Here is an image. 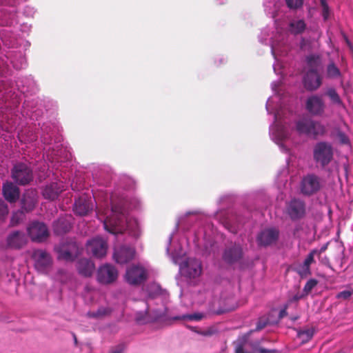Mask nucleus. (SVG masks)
I'll return each mask as SVG.
<instances>
[{
    "label": "nucleus",
    "instance_id": "obj_1",
    "mask_svg": "<svg viewBox=\"0 0 353 353\" xmlns=\"http://www.w3.org/2000/svg\"><path fill=\"white\" fill-rule=\"evenodd\" d=\"M334 157L333 147L325 141L318 142L313 149V159L315 163L324 168L329 165Z\"/></svg>",
    "mask_w": 353,
    "mask_h": 353
},
{
    "label": "nucleus",
    "instance_id": "obj_2",
    "mask_svg": "<svg viewBox=\"0 0 353 353\" xmlns=\"http://www.w3.org/2000/svg\"><path fill=\"white\" fill-rule=\"evenodd\" d=\"M11 178L19 185L30 184L34 179L33 170L24 163H15L10 170Z\"/></svg>",
    "mask_w": 353,
    "mask_h": 353
},
{
    "label": "nucleus",
    "instance_id": "obj_3",
    "mask_svg": "<svg viewBox=\"0 0 353 353\" xmlns=\"http://www.w3.org/2000/svg\"><path fill=\"white\" fill-rule=\"evenodd\" d=\"M322 186L321 179L314 173H310L302 177L299 191L305 196H311L319 192Z\"/></svg>",
    "mask_w": 353,
    "mask_h": 353
},
{
    "label": "nucleus",
    "instance_id": "obj_4",
    "mask_svg": "<svg viewBox=\"0 0 353 353\" xmlns=\"http://www.w3.org/2000/svg\"><path fill=\"white\" fill-rule=\"evenodd\" d=\"M285 214L293 221L303 219L306 215V203L299 198H292L285 204Z\"/></svg>",
    "mask_w": 353,
    "mask_h": 353
},
{
    "label": "nucleus",
    "instance_id": "obj_5",
    "mask_svg": "<svg viewBox=\"0 0 353 353\" xmlns=\"http://www.w3.org/2000/svg\"><path fill=\"white\" fill-rule=\"evenodd\" d=\"M86 249L89 254L94 257L101 259L107 254L108 243L101 237H94L86 243Z\"/></svg>",
    "mask_w": 353,
    "mask_h": 353
},
{
    "label": "nucleus",
    "instance_id": "obj_6",
    "mask_svg": "<svg viewBox=\"0 0 353 353\" xmlns=\"http://www.w3.org/2000/svg\"><path fill=\"white\" fill-rule=\"evenodd\" d=\"M28 233L32 241L43 242L49 236L46 225L42 222L34 221L28 228Z\"/></svg>",
    "mask_w": 353,
    "mask_h": 353
},
{
    "label": "nucleus",
    "instance_id": "obj_7",
    "mask_svg": "<svg viewBox=\"0 0 353 353\" xmlns=\"http://www.w3.org/2000/svg\"><path fill=\"white\" fill-rule=\"evenodd\" d=\"M125 279L130 285H138L147 280L148 273L143 267L133 265L127 270Z\"/></svg>",
    "mask_w": 353,
    "mask_h": 353
},
{
    "label": "nucleus",
    "instance_id": "obj_8",
    "mask_svg": "<svg viewBox=\"0 0 353 353\" xmlns=\"http://www.w3.org/2000/svg\"><path fill=\"white\" fill-rule=\"evenodd\" d=\"M118 277V271L111 264H104L97 270V279L101 284H110L114 282Z\"/></svg>",
    "mask_w": 353,
    "mask_h": 353
},
{
    "label": "nucleus",
    "instance_id": "obj_9",
    "mask_svg": "<svg viewBox=\"0 0 353 353\" xmlns=\"http://www.w3.org/2000/svg\"><path fill=\"white\" fill-rule=\"evenodd\" d=\"M305 109L312 116H322L325 110V104L321 97L313 94L305 101Z\"/></svg>",
    "mask_w": 353,
    "mask_h": 353
},
{
    "label": "nucleus",
    "instance_id": "obj_10",
    "mask_svg": "<svg viewBox=\"0 0 353 353\" xmlns=\"http://www.w3.org/2000/svg\"><path fill=\"white\" fill-rule=\"evenodd\" d=\"M35 268L41 272H46L52 265V258L44 250H34L32 255Z\"/></svg>",
    "mask_w": 353,
    "mask_h": 353
},
{
    "label": "nucleus",
    "instance_id": "obj_11",
    "mask_svg": "<svg viewBox=\"0 0 353 353\" xmlns=\"http://www.w3.org/2000/svg\"><path fill=\"white\" fill-rule=\"evenodd\" d=\"M323 84V76L321 72L306 71L303 77V85L306 90L314 92Z\"/></svg>",
    "mask_w": 353,
    "mask_h": 353
},
{
    "label": "nucleus",
    "instance_id": "obj_12",
    "mask_svg": "<svg viewBox=\"0 0 353 353\" xmlns=\"http://www.w3.org/2000/svg\"><path fill=\"white\" fill-rule=\"evenodd\" d=\"M6 243L8 248L20 250L27 244L28 237L23 232L14 231L8 236Z\"/></svg>",
    "mask_w": 353,
    "mask_h": 353
},
{
    "label": "nucleus",
    "instance_id": "obj_13",
    "mask_svg": "<svg viewBox=\"0 0 353 353\" xmlns=\"http://www.w3.org/2000/svg\"><path fill=\"white\" fill-rule=\"evenodd\" d=\"M134 255L135 250L133 248L122 245L115 250L113 257L117 263L124 264L132 260Z\"/></svg>",
    "mask_w": 353,
    "mask_h": 353
},
{
    "label": "nucleus",
    "instance_id": "obj_14",
    "mask_svg": "<svg viewBox=\"0 0 353 353\" xmlns=\"http://www.w3.org/2000/svg\"><path fill=\"white\" fill-rule=\"evenodd\" d=\"M2 193L5 199L10 203H16L20 196V190L11 181L3 183Z\"/></svg>",
    "mask_w": 353,
    "mask_h": 353
},
{
    "label": "nucleus",
    "instance_id": "obj_15",
    "mask_svg": "<svg viewBox=\"0 0 353 353\" xmlns=\"http://www.w3.org/2000/svg\"><path fill=\"white\" fill-rule=\"evenodd\" d=\"M242 248L239 245L236 244L226 248L223 254V259L229 264H233L238 262L242 259Z\"/></svg>",
    "mask_w": 353,
    "mask_h": 353
},
{
    "label": "nucleus",
    "instance_id": "obj_16",
    "mask_svg": "<svg viewBox=\"0 0 353 353\" xmlns=\"http://www.w3.org/2000/svg\"><path fill=\"white\" fill-rule=\"evenodd\" d=\"M279 234V230L275 228L264 230L257 237L258 243L263 246L270 245L277 241Z\"/></svg>",
    "mask_w": 353,
    "mask_h": 353
},
{
    "label": "nucleus",
    "instance_id": "obj_17",
    "mask_svg": "<svg viewBox=\"0 0 353 353\" xmlns=\"http://www.w3.org/2000/svg\"><path fill=\"white\" fill-rule=\"evenodd\" d=\"M307 71L321 72L324 67V61L321 55L319 54H310L305 57Z\"/></svg>",
    "mask_w": 353,
    "mask_h": 353
},
{
    "label": "nucleus",
    "instance_id": "obj_18",
    "mask_svg": "<svg viewBox=\"0 0 353 353\" xmlns=\"http://www.w3.org/2000/svg\"><path fill=\"white\" fill-rule=\"evenodd\" d=\"M93 209V205L90 199L85 196L79 197L74 204V212L79 216H85Z\"/></svg>",
    "mask_w": 353,
    "mask_h": 353
},
{
    "label": "nucleus",
    "instance_id": "obj_19",
    "mask_svg": "<svg viewBox=\"0 0 353 353\" xmlns=\"http://www.w3.org/2000/svg\"><path fill=\"white\" fill-rule=\"evenodd\" d=\"M63 190L64 188L61 183L53 182L43 188L42 194L45 199L53 201L59 196Z\"/></svg>",
    "mask_w": 353,
    "mask_h": 353
},
{
    "label": "nucleus",
    "instance_id": "obj_20",
    "mask_svg": "<svg viewBox=\"0 0 353 353\" xmlns=\"http://www.w3.org/2000/svg\"><path fill=\"white\" fill-rule=\"evenodd\" d=\"M183 271L190 278H196L201 274V263L196 259H190Z\"/></svg>",
    "mask_w": 353,
    "mask_h": 353
},
{
    "label": "nucleus",
    "instance_id": "obj_21",
    "mask_svg": "<svg viewBox=\"0 0 353 353\" xmlns=\"http://www.w3.org/2000/svg\"><path fill=\"white\" fill-rule=\"evenodd\" d=\"M21 208L26 212L33 210L37 203L36 192L34 190L27 191L23 195L21 201Z\"/></svg>",
    "mask_w": 353,
    "mask_h": 353
},
{
    "label": "nucleus",
    "instance_id": "obj_22",
    "mask_svg": "<svg viewBox=\"0 0 353 353\" xmlns=\"http://www.w3.org/2000/svg\"><path fill=\"white\" fill-rule=\"evenodd\" d=\"M94 268V263L87 259H81L78 262V271L84 276H90Z\"/></svg>",
    "mask_w": 353,
    "mask_h": 353
},
{
    "label": "nucleus",
    "instance_id": "obj_23",
    "mask_svg": "<svg viewBox=\"0 0 353 353\" xmlns=\"http://www.w3.org/2000/svg\"><path fill=\"white\" fill-rule=\"evenodd\" d=\"M71 229L70 221L64 218H60L53 223L54 232L57 235H61L68 232Z\"/></svg>",
    "mask_w": 353,
    "mask_h": 353
},
{
    "label": "nucleus",
    "instance_id": "obj_24",
    "mask_svg": "<svg viewBox=\"0 0 353 353\" xmlns=\"http://www.w3.org/2000/svg\"><path fill=\"white\" fill-rule=\"evenodd\" d=\"M122 220L121 216H114L112 217H107L103 221L104 228L110 233L117 232V228L121 224Z\"/></svg>",
    "mask_w": 353,
    "mask_h": 353
},
{
    "label": "nucleus",
    "instance_id": "obj_25",
    "mask_svg": "<svg viewBox=\"0 0 353 353\" xmlns=\"http://www.w3.org/2000/svg\"><path fill=\"white\" fill-rule=\"evenodd\" d=\"M312 119L304 118L296 123V129L299 134L310 136Z\"/></svg>",
    "mask_w": 353,
    "mask_h": 353
},
{
    "label": "nucleus",
    "instance_id": "obj_26",
    "mask_svg": "<svg viewBox=\"0 0 353 353\" xmlns=\"http://www.w3.org/2000/svg\"><path fill=\"white\" fill-rule=\"evenodd\" d=\"M306 29V23L303 19L292 20L289 23L288 30L294 35L302 34Z\"/></svg>",
    "mask_w": 353,
    "mask_h": 353
},
{
    "label": "nucleus",
    "instance_id": "obj_27",
    "mask_svg": "<svg viewBox=\"0 0 353 353\" xmlns=\"http://www.w3.org/2000/svg\"><path fill=\"white\" fill-rule=\"evenodd\" d=\"M325 77L330 79H336L341 77V72L333 60H330L326 65Z\"/></svg>",
    "mask_w": 353,
    "mask_h": 353
},
{
    "label": "nucleus",
    "instance_id": "obj_28",
    "mask_svg": "<svg viewBox=\"0 0 353 353\" xmlns=\"http://www.w3.org/2000/svg\"><path fill=\"white\" fill-rule=\"evenodd\" d=\"M55 250L58 253V258L59 259H63L65 261H72L73 256L71 252V250L68 248V246L64 243H61L60 245L55 247Z\"/></svg>",
    "mask_w": 353,
    "mask_h": 353
},
{
    "label": "nucleus",
    "instance_id": "obj_29",
    "mask_svg": "<svg viewBox=\"0 0 353 353\" xmlns=\"http://www.w3.org/2000/svg\"><path fill=\"white\" fill-rule=\"evenodd\" d=\"M325 95L329 97L332 103L339 106L343 105V101L334 88H328Z\"/></svg>",
    "mask_w": 353,
    "mask_h": 353
},
{
    "label": "nucleus",
    "instance_id": "obj_30",
    "mask_svg": "<svg viewBox=\"0 0 353 353\" xmlns=\"http://www.w3.org/2000/svg\"><path fill=\"white\" fill-rule=\"evenodd\" d=\"M112 310L108 307H100L96 312H89L88 316L90 318H102L111 314Z\"/></svg>",
    "mask_w": 353,
    "mask_h": 353
},
{
    "label": "nucleus",
    "instance_id": "obj_31",
    "mask_svg": "<svg viewBox=\"0 0 353 353\" xmlns=\"http://www.w3.org/2000/svg\"><path fill=\"white\" fill-rule=\"evenodd\" d=\"M310 136L316 137L323 135L325 132V127L319 121L312 120Z\"/></svg>",
    "mask_w": 353,
    "mask_h": 353
},
{
    "label": "nucleus",
    "instance_id": "obj_32",
    "mask_svg": "<svg viewBox=\"0 0 353 353\" xmlns=\"http://www.w3.org/2000/svg\"><path fill=\"white\" fill-rule=\"evenodd\" d=\"M313 335L314 331L312 329H307L298 332L297 337L301 343H305L312 338Z\"/></svg>",
    "mask_w": 353,
    "mask_h": 353
},
{
    "label": "nucleus",
    "instance_id": "obj_33",
    "mask_svg": "<svg viewBox=\"0 0 353 353\" xmlns=\"http://www.w3.org/2000/svg\"><path fill=\"white\" fill-rule=\"evenodd\" d=\"M136 321L140 324H145L151 322V318L148 307L146 308L144 313L140 312L136 314Z\"/></svg>",
    "mask_w": 353,
    "mask_h": 353
},
{
    "label": "nucleus",
    "instance_id": "obj_34",
    "mask_svg": "<svg viewBox=\"0 0 353 353\" xmlns=\"http://www.w3.org/2000/svg\"><path fill=\"white\" fill-rule=\"evenodd\" d=\"M296 272L302 279L306 278L308 276L311 275V274H312L310 267L307 265H305L303 263L302 264L299 265L296 268Z\"/></svg>",
    "mask_w": 353,
    "mask_h": 353
},
{
    "label": "nucleus",
    "instance_id": "obj_35",
    "mask_svg": "<svg viewBox=\"0 0 353 353\" xmlns=\"http://www.w3.org/2000/svg\"><path fill=\"white\" fill-rule=\"evenodd\" d=\"M203 315L200 313L192 314H185L182 316H174L173 320H189V321H200L203 319Z\"/></svg>",
    "mask_w": 353,
    "mask_h": 353
},
{
    "label": "nucleus",
    "instance_id": "obj_36",
    "mask_svg": "<svg viewBox=\"0 0 353 353\" xmlns=\"http://www.w3.org/2000/svg\"><path fill=\"white\" fill-rule=\"evenodd\" d=\"M317 284L318 281L316 279H310L308 280L303 289L304 295L307 296L312 292L313 288L317 285Z\"/></svg>",
    "mask_w": 353,
    "mask_h": 353
},
{
    "label": "nucleus",
    "instance_id": "obj_37",
    "mask_svg": "<svg viewBox=\"0 0 353 353\" xmlns=\"http://www.w3.org/2000/svg\"><path fill=\"white\" fill-rule=\"evenodd\" d=\"M270 323L269 319L265 316H261L259 318L256 328L254 331L259 332L265 328Z\"/></svg>",
    "mask_w": 353,
    "mask_h": 353
},
{
    "label": "nucleus",
    "instance_id": "obj_38",
    "mask_svg": "<svg viewBox=\"0 0 353 353\" xmlns=\"http://www.w3.org/2000/svg\"><path fill=\"white\" fill-rule=\"evenodd\" d=\"M287 6L291 9H297L303 6V0H285Z\"/></svg>",
    "mask_w": 353,
    "mask_h": 353
},
{
    "label": "nucleus",
    "instance_id": "obj_39",
    "mask_svg": "<svg viewBox=\"0 0 353 353\" xmlns=\"http://www.w3.org/2000/svg\"><path fill=\"white\" fill-rule=\"evenodd\" d=\"M318 252V250H312L306 256L303 263L310 267V265L314 262V256Z\"/></svg>",
    "mask_w": 353,
    "mask_h": 353
},
{
    "label": "nucleus",
    "instance_id": "obj_40",
    "mask_svg": "<svg viewBox=\"0 0 353 353\" xmlns=\"http://www.w3.org/2000/svg\"><path fill=\"white\" fill-rule=\"evenodd\" d=\"M8 214V205L4 201L0 199V219L4 218Z\"/></svg>",
    "mask_w": 353,
    "mask_h": 353
},
{
    "label": "nucleus",
    "instance_id": "obj_41",
    "mask_svg": "<svg viewBox=\"0 0 353 353\" xmlns=\"http://www.w3.org/2000/svg\"><path fill=\"white\" fill-rule=\"evenodd\" d=\"M352 294H353V291L344 290V291H342V292H340L339 293H338L336 294V298L346 300V299H349L352 295Z\"/></svg>",
    "mask_w": 353,
    "mask_h": 353
},
{
    "label": "nucleus",
    "instance_id": "obj_42",
    "mask_svg": "<svg viewBox=\"0 0 353 353\" xmlns=\"http://www.w3.org/2000/svg\"><path fill=\"white\" fill-rule=\"evenodd\" d=\"M151 322L157 321L161 319V317L164 315L163 312H160L157 310H154L151 313L150 312Z\"/></svg>",
    "mask_w": 353,
    "mask_h": 353
},
{
    "label": "nucleus",
    "instance_id": "obj_43",
    "mask_svg": "<svg viewBox=\"0 0 353 353\" xmlns=\"http://www.w3.org/2000/svg\"><path fill=\"white\" fill-rule=\"evenodd\" d=\"M112 211L114 214H113L114 216H121V215L123 214V209L119 206L112 205Z\"/></svg>",
    "mask_w": 353,
    "mask_h": 353
},
{
    "label": "nucleus",
    "instance_id": "obj_44",
    "mask_svg": "<svg viewBox=\"0 0 353 353\" xmlns=\"http://www.w3.org/2000/svg\"><path fill=\"white\" fill-rule=\"evenodd\" d=\"M306 296L304 295V293L303 292L302 294H299V293H297L296 294L294 295L290 299V302H294V301H299L300 299H303L304 297H305Z\"/></svg>",
    "mask_w": 353,
    "mask_h": 353
},
{
    "label": "nucleus",
    "instance_id": "obj_45",
    "mask_svg": "<svg viewBox=\"0 0 353 353\" xmlns=\"http://www.w3.org/2000/svg\"><path fill=\"white\" fill-rule=\"evenodd\" d=\"M323 9V12H322V15H323V17L324 19V20H327L328 18H329V16H330V10H329V7L328 8H322Z\"/></svg>",
    "mask_w": 353,
    "mask_h": 353
},
{
    "label": "nucleus",
    "instance_id": "obj_46",
    "mask_svg": "<svg viewBox=\"0 0 353 353\" xmlns=\"http://www.w3.org/2000/svg\"><path fill=\"white\" fill-rule=\"evenodd\" d=\"M123 351V346L119 345L114 350H112L110 353H122Z\"/></svg>",
    "mask_w": 353,
    "mask_h": 353
},
{
    "label": "nucleus",
    "instance_id": "obj_47",
    "mask_svg": "<svg viewBox=\"0 0 353 353\" xmlns=\"http://www.w3.org/2000/svg\"><path fill=\"white\" fill-rule=\"evenodd\" d=\"M339 136L340 137L341 141L343 143H347L348 142L347 137L343 133L340 132Z\"/></svg>",
    "mask_w": 353,
    "mask_h": 353
},
{
    "label": "nucleus",
    "instance_id": "obj_48",
    "mask_svg": "<svg viewBox=\"0 0 353 353\" xmlns=\"http://www.w3.org/2000/svg\"><path fill=\"white\" fill-rule=\"evenodd\" d=\"M287 307H285L284 309L281 310L280 312H279V319H283L284 316H285L287 315Z\"/></svg>",
    "mask_w": 353,
    "mask_h": 353
},
{
    "label": "nucleus",
    "instance_id": "obj_49",
    "mask_svg": "<svg viewBox=\"0 0 353 353\" xmlns=\"http://www.w3.org/2000/svg\"><path fill=\"white\" fill-rule=\"evenodd\" d=\"M257 351L259 352V353H270L272 351L270 350H267L265 348H263V347H259Z\"/></svg>",
    "mask_w": 353,
    "mask_h": 353
},
{
    "label": "nucleus",
    "instance_id": "obj_50",
    "mask_svg": "<svg viewBox=\"0 0 353 353\" xmlns=\"http://www.w3.org/2000/svg\"><path fill=\"white\" fill-rule=\"evenodd\" d=\"M320 3H321V6L322 7V8H328V4L326 2V0H320Z\"/></svg>",
    "mask_w": 353,
    "mask_h": 353
},
{
    "label": "nucleus",
    "instance_id": "obj_51",
    "mask_svg": "<svg viewBox=\"0 0 353 353\" xmlns=\"http://www.w3.org/2000/svg\"><path fill=\"white\" fill-rule=\"evenodd\" d=\"M327 245H323L319 250H318L317 254H321L322 252H325L327 249Z\"/></svg>",
    "mask_w": 353,
    "mask_h": 353
},
{
    "label": "nucleus",
    "instance_id": "obj_52",
    "mask_svg": "<svg viewBox=\"0 0 353 353\" xmlns=\"http://www.w3.org/2000/svg\"><path fill=\"white\" fill-rule=\"evenodd\" d=\"M16 216H17V214H14V215H13V216H12V218L11 221H12V223L13 224H17V223H18V220H16V221H15Z\"/></svg>",
    "mask_w": 353,
    "mask_h": 353
},
{
    "label": "nucleus",
    "instance_id": "obj_53",
    "mask_svg": "<svg viewBox=\"0 0 353 353\" xmlns=\"http://www.w3.org/2000/svg\"><path fill=\"white\" fill-rule=\"evenodd\" d=\"M154 288H155V290H157V294H159V292L161 290V288L160 286L159 285H154Z\"/></svg>",
    "mask_w": 353,
    "mask_h": 353
},
{
    "label": "nucleus",
    "instance_id": "obj_54",
    "mask_svg": "<svg viewBox=\"0 0 353 353\" xmlns=\"http://www.w3.org/2000/svg\"><path fill=\"white\" fill-rule=\"evenodd\" d=\"M188 327H189L190 330H192V331L197 332V331L196 330V327H191V326H188Z\"/></svg>",
    "mask_w": 353,
    "mask_h": 353
},
{
    "label": "nucleus",
    "instance_id": "obj_55",
    "mask_svg": "<svg viewBox=\"0 0 353 353\" xmlns=\"http://www.w3.org/2000/svg\"><path fill=\"white\" fill-rule=\"evenodd\" d=\"M68 246H69V247H74H74H75V245H74V244H69V245H68Z\"/></svg>",
    "mask_w": 353,
    "mask_h": 353
},
{
    "label": "nucleus",
    "instance_id": "obj_56",
    "mask_svg": "<svg viewBox=\"0 0 353 353\" xmlns=\"http://www.w3.org/2000/svg\"><path fill=\"white\" fill-rule=\"evenodd\" d=\"M74 342L77 343V338H76V336H74Z\"/></svg>",
    "mask_w": 353,
    "mask_h": 353
}]
</instances>
